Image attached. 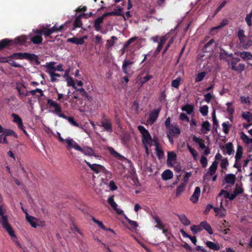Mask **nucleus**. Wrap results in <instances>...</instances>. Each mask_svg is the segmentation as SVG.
Instances as JSON below:
<instances>
[{
  "mask_svg": "<svg viewBox=\"0 0 252 252\" xmlns=\"http://www.w3.org/2000/svg\"><path fill=\"white\" fill-rule=\"evenodd\" d=\"M241 138L243 142L247 144H249L252 143V139L250 138L246 134L243 132H242Z\"/></svg>",
  "mask_w": 252,
  "mask_h": 252,
  "instance_id": "obj_41",
  "label": "nucleus"
},
{
  "mask_svg": "<svg viewBox=\"0 0 252 252\" xmlns=\"http://www.w3.org/2000/svg\"><path fill=\"white\" fill-rule=\"evenodd\" d=\"M107 201L109 204L113 208L118 215H120L123 214V211L117 208L118 205L114 201L113 195L110 196L108 198Z\"/></svg>",
  "mask_w": 252,
  "mask_h": 252,
  "instance_id": "obj_12",
  "label": "nucleus"
},
{
  "mask_svg": "<svg viewBox=\"0 0 252 252\" xmlns=\"http://www.w3.org/2000/svg\"><path fill=\"white\" fill-rule=\"evenodd\" d=\"M87 38V35H84L82 37L77 38L76 37H73L72 38H68L67 41L68 42H71L76 45H82L84 43V40Z\"/></svg>",
  "mask_w": 252,
  "mask_h": 252,
  "instance_id": "obj_13",
  "label": "nucleus"
},
{
  "mask_svg": "<svg viewBox=\"0 0 252 252\" xmlns=\"http://www.w3.org/2000/svg\"><path fill=\"white\" fill-rule=\"evenodd\" d=\"M26 219L27 221L31 224V225L33 228L37 227V224L38 222V219L32 216H31L26 212Z\"/></svg>",
  "mask_w": 252,
  "mask_h": 252,
  "instance_id": "obj_17",
  "label": "nucleus"
},
{
  "mask_svg": "<svg viewBox=\"0 0 252 252\" xmlns=\"http://www.w3.org/2000/svg\"><path fill=\"white\" fill-rule=\"evenodd\" d=\"M228 20L227 19H224L223 20V21H222L221 22V23H220V24L218 26H217V27H214L213 28V29H220L221 28H223V27H224L225 26L228 25Z\"/></svg>",
  "mask_w": 252,
  "mask_h": 252,
  "instance_id": "obj_61",
  "label": "nucleus"
},
{
  "mask_svg": "<svg viewBox=\"0 0 252 252\" xmlns=\"http://www.w3.org/2000/svg\"><path fill=\"white\" fill-rule=\"evenodd\" d=\"M228 165L229 162L227 158H225L221 159L220 166L222 169H226Z\"/></svg>",
  "mask_w": 252,
  "mask_h": 252,
  "instance_id": "obj_60",
  "label": "nucleus"
},
{
  "mask_svg": "<svg viewBox=\"0 0 252 252\" xmlns=\"http://www.w3.org/2000/svg\"><path fill=\"white\" fill-rule=\"evenodd\" d=\"M206 245L208 248L214 251H219L220 249V247L218 243H215L211 241H207Z\"/></svg>",
  "mask_w": 252,
  "mask_h": 252,
  "instance_id": "obj_31",
  "label": "nucleus"
},
{
  "mask_svg": "<svg viewBox=\"0 0 252 252\" xmlns=\"http://www.w3.org/2000/svg\"><path fill=\"white\" fill-rule=\"evenodd\" d=\"M5 137L8 136H13L15 138H17V134L12 130L9 129H4L3 132Z\"/></svg>",
  "mask_w": 252,
  "mask_h": 252,
  "instance_id": "obj_39",
  "label": "nucleus"
},
{
  "mask_svg": "<svg viewBox=\"0 0 252 252\" xmlns=\"http://www.w3.org/2000/svg\"><path fill=\"white\" fill-rule=\"evenodd\" d=\"M12 117L13 118V121L17 124V125L19 124H21L23 122L22 120L21 117H20L18 115L15 113L12 114Z\"/></svg>",
  "mask_w": 252,
  "mask_h": 252,
  "instance_id": "obj_50",
  "label": "nucleus"
},
{
  "mask_svg": "<svg viewBox=\"0 0 252 252\" xmlns=\"http://www.w3.org/2000/svg\"><path fill=\"white\" fill-rule=\"evenodd\" d=\"M221 149L224 155L227 154L228 155H231L233 154L234 152L233 145L231 142H228L225 144L224 146H222Z\"/></svg>",
  "mask_w": 252,
  "mask_h": 252,
  "instance_id": "obj_9",
  "label": "nucleus"
},
{
  "mask_svg": "<svg viewBox=\"0 0 252 252\" xmlns=\"http://www.w3.org/2000/svg\"><path fill=\"white\" fill-rule=\"evenodd\" d=\"M181 223L185 226H188L190 224V221L187 218L185 215L176 214Z\"/></svg>",
  "mask_w": 252,
  "mask_h": 252,
  "instance_id": "obj_25",
  "label": "nucleus"
},
{
  "mask_svg": "<svg viewBox=\"0 0 252 252\" xmlns=\"http://www.w3.org/2000/svg\"><path fill=\"white\" fill-rule=\"evenodd\" d=\"M47 107L49 109L54 108V110H50V112L56 114L62 118H65V115L62 113V109L61 106L56 101L51 99H47Z\"/></svg>",
  "mask_w": 252,
  "mask_h": 252,
  "instance_id": "obj_3",
  "label": "nucleus"
},
{
  "mask_svg": "<svg viewBox=\"0 0 252 252\" xmlns=\"http://www.w3.org/2000/svg\"><path fill=\"white\" fill-rule=\"evenodd\" d=\"M81 19V18L79 16L76 17L73 24V26L75 28H80L81 27L82 22Z\"/></svg>",
  "mask_w": 252,
  "mask_h": 252,
  "instance_id": "obj_49",
  "label": "nucleus"
},
{
  "mask_svg": "<svg viewBox=\"0 0 252 252\" xmlns=\"http://www.w3.org/2000/svg\"><path fill=\"white\" fill-rule=\"evenodd\" d=\"M183 111H186L188 114H190L194 110V106L191 104H186L182 108Z\"/></svg>",
  "mask_w": 252,
  "mask_h": 252,
  "instance_id": "obj_34",
  "label": "nucleus"
},
{
  "mask_svg": "<svg viewBox=\"0 0 252 252\" xmlns=\"http://www.w3.org/2000/svg\"><path fill=\"white\" fill-rule=\"evenodd\" d=\"M187 148L193 157L194 159H196L197 156V153L196 151L192 148L189 145L187 144Z\"/></svg>",
  "mask_w": 252,
  "mask_h": 252,
  "instance_id": "obj_52",
  "label": "nucleus"
},
{
  "mask_svg": "<svg viewBox=\"0 0 252 252\" xmlns=\"http://www.w3.org/2000/svg\"><path fill=\"white\" fill-rule=\"evenodd\" d=\"M200 226L202 229H205L209 234H212L213 233L212 227L206 221H203L200 223Z\"/></svg>",
  "mask_w": 252,
  "mask_h": 252,
  "instance_id": "obj_21",
  "label": "nucleus"
},
{
  "mask_svg": "<svg viewBox=\"0 0 252 252\" xmlns=\"http://www.w3.org/2000/svg\"><path fill=\"white\" fill-rule=\"evenodd\" d=\"M241 57L244 60L252 59V54L250 52L243 51L240 53Z\"/></svg>",
  "mask_w": 252,
  "mask_h": 252,
  "instance_id": "obj_38",
  "label": "nucleus"
},
{
  "mask_svg": "<svg viewBox=\"0 0 252 252\" xmlns=\"http://www.w3.org/2000/svg\"><path fill=\"white\" fill-rule=\"evenodd\" d=\"M208 106L207 105H204L200 108V112L204 116L207 115L208 113Z\"/></svg>",
  "mask_w": 252,
  "mask_h": 252,
  "instance_id": "obj_55",
  "label": "nucleus"
},
{
  "mask_svg": "<svg viewBox=\"0 0 252 252\" xmlns=\"http://www.w3.org/2000/svg\"><path fill=\"white\" fill-rule=\"evenodd\" d=\"M29 93L30 94H32V95H35L36 93H38L40 94V96H43L44 95V94L43 93V91L40 89L37 88L35 90H32L30 91H29Z\"/></svg>",
  "mask_w": 252,
  "mask_h": 252,
  "instance_id": "obj_59",
  "label": "nucleus"
},
{
  "mask_svg": "<svg viewBox=\"0 0 252 252\" xmlns=\"http://www.w3.org/2000/svg\"><path fill=\"white\" fill-rule=\"evenodd\" d=\"M68 150H70L71 148H74L75 150L82 152L85 155L88 156H93L95 157L97 156L95 154L94 150L89 147H85L84 148H81L75 141L73 139L68 140Z\"/></svg>",
  "mask_w": 252,
  "mask_h": 252,
  "instance_id": "obj_2",
  "label": "nucleus"
},
{
  "mask_svg": "<svg viewBox=\"0 0 252 252\" xmlns=\"http://www.w3.org/2000/svg\"><path fill=\"white\" fill-rule=\"evenodd\" d=\"M192 140L194 142L197 143L199 145L200 148L202 149L206 148L204 141L202 139L198 138L195 135H193L192 137Z\"/></svg>",
  "mask_w": 252,
  "mask_h": 252,
  "instance_id": "obj_32",
  "label": "nucleus"
},
{
  "mask_svg": "<svg viewBox=\"0 0 252 252\" xmlns=\"http://www.w3.org/2000/svg\"><path fill=\"white\" fill-rule=\"evenodd\" d=\"M181 133V130L177 125H171V126L168 128L167 134L178 137Z\"/></svg>",
  "mask_w": 252,
  "mask_h": 252,
  "instance_id": "obj_10",
  "label": "nucleus"
},
{
  "mask_svg": "<svg viewBox=\"0 0 252 252\" xmlns=\"http://www.w3.org/2000/svg\"><path fill=\"white\" fill-rule=\"evenodd\" d=\"M103 15L96 19L94 21V28L96 31H100L101 30V24L103 23L104 19Z\"/></svg>",
  "mask_w": 252,
  "mask_h": 252,
  "instance_id": "obj_19",
  "label": "nucleus"
},
{
  "mask_svg": "<svg viewBox=\"0 0 252 252\" xmlns=\"http://www.w3.org/2000/svg\"><path fill=\"white\" fill-rule=\"evenodd\" d=\"M64 119H66L68 120L69 123L72 126H76V127H79V124H78L74 120V118L73 117H67L65 115V118H64Z\"/></svg>",
  "mask_w": 252,
  "mask_h": 252,
  "instance_id": "obj_42",
  "label": "nucleus"
},
{
  "mask_svg": "<svg viewBox=\"0 0 252 252\" xmlns=\"http://www.w3.org/2000/svg\"><path fill=\"white\" fill-rule=\"evenodd\" d=\"M101 126L104 127L105 130L110 132H112V124L109 120L104 118L101 120Z\"/></svg>",
  "mask_w": 252,
  "mask_h": 252,
  "instance_id": "obj_16",
  "label": "nucleus"
},
{
  "mask_svg": "<svg viewBox=\"0 0 252 252\" xmlns=\"http://www.w3.org/2000/svg\"><path fill=\"white\" fill-rule=\"evenodd\" d=\"M222 199H221L220 203V207H214V210L217 216H218L220 218H224L225 217V209L222 206Z\"/></svg>",
  "mask_w": 252,
  "mask_h": 252,
  "instance_id": "obj_14",
  "label": "nucleus"
},
{
  "mask_svg": "<svg viewBox=\"0 0 252 252\" xmlns=\"http://www.w3.org/2000/svg\"><path fill=\"white\" fill-rule=\"evenodd\" d=\"M200 194V189L198 187H196L195 188L193 194L191 196L190 198V201L193 203H196L198 200L199 196Z\"/></svg>",
  "mask_w": 252,
  "mask_h": 252,
  "instance_id": "obj_18",
  "label": "nucleus"
},
{
  "mask_svg": "<svg viewBox=\"0 0 252 252\" xmlns=\"http://www.w3.org/2000/svg\"><path fill=\"white\" fill-rule=\"evenodd\" d=\"M85 162L93 171L95 173L98 174L100 172H104L106 170L104 166L98 164H91L90 162L87 160H85Z\"/></svg>",
  "mask_w": 252,
  "mask_h": 252,
  "instance_id": "obj_6",
  "label": "nucleus"
},
{
  "mask_svg": "<svg viewBox=\"0 0 252 252\" xmlns=\"http://www.w3.org/2000/svg\"><path fill=\"white\" fill-rule=\"evenodd\" d=\"M210 124L208 121L203 122L201 125V131L204 134H206L210 130Z\"/></svg>",
  "mask_w": 252,
  "mask_h": 252,
  "instance_id": "obj_30",
  "label": "nucleus"
},
{
  "mask_svg": "<svg viewBox=\"0 0 252 252\" xmlns=\"http://www.w3.org/2000/svg\"><path fill=\"white\" fill-rule=\"evenodd\" d=\"M29 36L31 41L34 44H39L42 43L43 38L40 35H32L30 34L28 36L22 35L13 40L4 38L0 41V51L15 44L24 45L27 42Z\"/></svg>",
  "mask_w": 252,
  "mask_h": 252,
  "instance_id": "obj_1",
  "label": "nucleus"
},
{
  "mask_svg": "<svg viewBox=\"0 0 252 252\" xmlns=\"http://www.w3.org/2000/svg\"><path fill=\"white\" fill-rule=\"evenodd\" d=\"M212 120H213V129L215 130L216 132H217V128L219 126V124L218 120L217 119L216 116V113L215 111L214 110L213 112L212 113Z\"/></svg>",
  "mask_w": 252,
  "mask_h": 252,
  "instance_id": "obj_37",
  "label": "nucleus"
},
{
  "mask_svg": "<svg viewBox=\"0 0 252 252\" xmlns=\"http://www.w3.org/2000/svg\"><path fill=\"white\" fill-rule=\"evenodd\" d=\"M43 35H44L46 38L50 37V35L52 34V32H51L50 29L46 27H43Z\"/></svg>",
  "mask_w": 252,
  "mask_h": 252,
  "instance_id": "obj_53",
  "label": "nucleus"
},
{
  "mask_svg": "<svg viewBox=\"0 0 252 252\" xmlns=\"http://www.w3.org/2000/svg\"><path fill=\"white\" fill-rule=\"evenodd\" d=\"M214 42V39H211L207 43H206L203 48V52H210L213 51V48L212 45Z\"/></svg>",
  "mask_w": 252,
  "mask_h": 252,
  "instance_id": "obj_27",
  "label": "nucleus"
},
{
  "mask_svg": "<svg viewBox=\"0 0 252 252\" xmlns=\"http://www.w3.org/2000/svg\"><path fill=\"white\" fill-rule=\"evenodd\" d=\"M137 128L142 135V142L143 144L152 146L153 140L148 130L141 125L138 126Z\"/></svg>",
  "mask_w": 252,
  "mask_h": 252,
  "instance_id": "obj_5",
  "label": "nucleus"
},
{
  "mask_svg": "<svg viewBox=\"0 0 252 252\" xmlns=\"http://www.w3.org/2000/svg\"><path fill=\"white\" fill-rule=\"evenodd\" d=\"M137 39V37L134 36L129 38L125 44L123 49L125 50L133 42L135 41Z\"/></svg>",
  "mask_w": 252,
  "mask_h": 252,
  "instance_id": "obj_48",
  "label": "nucleus"
},
{
  "mask_svg": "<svg viewBox=\"0 0 252 252\" xmlns=\"http://www.w3.org/2000/svg\"><path fill=\"white\" fill-rule=\"evenodd\" d=\"M222 195H224V197L225 198H228L231 200H233L235 198V195L233 193H230L224 189H222L217 196V200L220 199L221 200V199H222L221 198Z\"/></svg>",
  "mask_w": 252,
  "mask_h": 252,
  "instance_id": "obj_11",
  "label": "nucleus"
},
{
  "mask_svg": "<svg viewBox=\"0 0 252 252\" xmlns=\"http://www.w3.org/2000/svg\"><path fill=\"white\" fill-rule=\"evenodd\" d=\"M24 59L28 60L31 62L34 61L37 65H39L40 63V62L38 60V56L34 54L25 52Z\"/></svg>",
  "mask_w": 252,
  "mask_h": 252,
  "instance_id": "obj_15",
  "label": "nucleus"
},
{
  "mask_svg": "<svg viewBox=\"0 0 252 252\" xmlns=\"http://www.w3.org/2000/svg\"><path fill=\"white\" fill-rule=\"evenodd\" d=\"M153 219L155 220L156 222L157 223V226L156 227H158L159 229H163L164 227V224L161 221L159 218L158 216H155Z\"/></svg>",
  "mask_w": 252,
  "mask_h": 252,
  "instance_id": "obj_43",
  "label": "nucleus"
},
{
  "mask_svg": "<svg viewBox=\"0 0 252 252\" xmlns=\"http://www.w3.org/2000/svg\"><path fill=\"white\" fill-rule=\"evenodd\" d=\"M222 126L223 127V131L225 134H228L229 130L230 125H229V123H223L222 124Z\"/></svg>",
  "mask_w": 252,
  "mask_h": 252,
  "instance_id": "obj_62",
  "label": "nucleus"
},
{
  "mask_svg": "<svg viewBox=\"0 0 252 252\" xmlns=\"http://www.w3.org/2000/svg\"><path fill=\"white\" fill-rule=\"evenodd\" d=\"M240 61V59L238 58H233L232 60L230 62V65L231 66V69L234 70L236 67V64L238 62Z\"/></svg>",
  "mask_w": 252,
  "mask_h": 252,
  "instance_id": "obj_51",
  "label": "nucleus"
},
{
  "mask_svg": "<svg viewBox=\"0 0 252 252\" xmlns=\"http://www.w3.org/2000/svg\"><path fill=\"white\" fill-rule=\"evenodd\" d=\"M218 162L214 161L209 167V173L211 176L213 175L216 173L218 167Z\"/></svg>",
  "mask_w": 252,
  "mask_h": 252,
  "instance_id": "obj_36",
  "label": "nucleus"
},
{
  "mask_svg": "<svg viewBox=\"0 0 252 252\" xmlns=\"http://www.w3.org/2000/svg\"><path fill=\"white\" fill-rule=\"evenodd\" d=\"M0 222L2 227L7 231L9 235L15 236L14 232L8 222V218L7 216L4 215L2 205H0Z\"/></svg>",
  "mask_w": 252,
  "mask_h": 252,
  "instance_id": "obj_4",
  "label": "nucleus"
},
{
  "mask_svg": "<svg viewBox=\"0 0 252 252\" xmlns=\"http://www.w3.org/2000/svg\"><path fill=\"white\" fill-rule=\"evenodd\" d=\"M132 62H130L129 61L125 60L123 61V65H122V70L124 73L126 75H129V73L128 72V67L130 65H131L133 64Z\"/></svg>",
  "mask_w": 252,
  "mask_h": 252,
  "instance_id": "obj_20",
  "label": "nucleus"
},
{
  "mask_svg": "<svg viewBox=\"0 0 252 252\" xmlns=\"http://www.w3.org/2000/svg\"><path fill=\"white\" fill-rule=\"evenodd\" d=\"M181 81V78L178 77L177 79H174L171 82L172 87L175 88H178Z\"/></svg>",
  "mask_w": 252,
  "mask_h": 252,
  "instance_id": "obj_47",
  "label": "nucleus"
},
{
  "mask_svg": "<svg viewBox=\"0 0 252 252\" xmlns=\"http://www.w3.org/2000/svg\"><path fill=\"white\" fill-rule=\"evenodd\" d=\"M152 78V75L147 74L145 76L141 77L139 79V81L141 84H144V83H146L147 81H148L149 80Z\"/></svg>",
  "mask_w": 252,
  "mask_h": 252,
  "instance_id": "obj_46",
  "label": "nucleus"
},
{
  "mask_svg": "<svg viewBox=\"0 0 252 252\" xmlns=\"http://www.w3.org/2000/svg\"><path fill=\"white\" fill-rule=\"evenodd\" d=\"M243 189L242 187L239 186L238 185H236L233 193L235 195L236 197L237 195L243 193Z\"/></svg>",
  "mask_w": 252,
  "mask_h": 252,
  "instance_id": "obj_54",
  "label": "nucleus"
},
{
  "mask_svg": "<svg viewBox=\"0 0 252 252\" xmlns=\"http://www.w3.org/2000/svg\"><path fill=\"white\" fill-rule=\"evenodd\" d=\"M177 159V155L174 152H168L167 154V162L168 165L172 166L171 161H176Z\"/></svg>",
  "mask_w": 252,
  "mask_h": 252,
  "instance_id": "obj_24",
  "label": "nucleus"
},
{
  "mask_svg": "<svg viewBox=\"0 0 252 252\" xmlns=\"http://www.w3.org/2000/svg\"><path fill=\"white\" fill-rule=\"evenodd\" d=\"M206 74V72L203 71L200 73H199L197 74L196 77L195 79V82H199L203 80L205 75Z\"/></svg>",
  "mask_w": 252,
  "mask_h": 252,
  "instance_id": "obj_40",
  "label": "nucleus"
},
{
  "mask_svg": "<svg viewBox=\"0 0 252 252\" xmlns=\"http://www.w3.org/2000/svg\"><path fill=\"white\" fill-rule=\"evenodd\" d=\"M204 100L205 101L209 103L210 102L211 100L213 98V95L211 94L210 93H208L206 94H205L204 95Z\"/></svg>",
  "mask_w": 252,
  "mask_h": 252,
  "instance_id": "obj_64",
  "label": "nucleus"
},
{
  "mask_svg": "<svg viewBox=\"0 0 252 252\" xmlns=\"http://www.w3.org/2000/svg\"><path fill=\"white\" fill-rule=\"evenodd\" d=\"M75 90H76V92H78L79 94H80L81 95L84 96L85 98L89 97L88 94L87 93V92L84 89H79L76 88Z\"/></svg>",
  "mask_w": 252,
  "mask_h": 252,
  "instance_id": "obj_44",
  "label": "nucleus"
},
{
  "mask_svg": "<svg viewBox=\"0 0 252 252\" xmlns=\"http://www.w3.org/2000/svg\"><path fill=\"white\" fill-rule=\"evenodd\" d=\"M224 180L226 183L233 185L236 181V176L233 174H228L225 175Z\"/></svg>",
  "mask_w": 252,
  "mask_h": 252,
  "instance_id": "obj_26",
  "label": "nucleus"
},
{
  "mask_svg": "<svg viewBox=\"0 0 252 252\" xmlns=\"http://www.w3.org/2000/svg\"><path fill=\"white\" fill-rule=\"evenodd\" d=\"M56 64V63L54 62H51L50 63H46L45 67L46 68V70H51L53 71H63V64H59L56 66H55L54 65Z\"/></svg>",
  "mask_w": 252,
  "mask_h": 252,
  "instance_id": "obj_7",
  "label": "nucleus"
},
{
  "mask_svg": "<svg viewBox=\"0 0 252 252\" xmlns=\"http://www.w3.org/2000/svg\"><path fill=\"white\" fill-rule=\"evenodd\" d=\"M118 38L115 36H112L111 37L110 39H108L107 40V43L106 44V46L107 49H110L112 48L114 45L115 40H117Z\"/></svg>",
  "mask_w": 252,
  "mask_h": 252,
  "instance_id": "obj_35",
  "label": "nucleus"
},
{
  "mask_svg": "<svg viewBox=\"0 0 252 252\" xmlns=\"http://www.w3.org/2000/svg\"><path fill=\"white\" fill-rule=\"evenodd\" d=\"M156 151L157 155L159 158H160L163 156L164 152L161 149H160L159 148L158 143H156Z\"/></svg>",
  "mask_w": 252,
  "mask_h": 252,
  "instance_id": "obj_56",
  "label": "nucleus"
},
{
  "mask_svg": "<svg viewBox=\"0 0 252 252\" xmlns=\"http://www.w3.org/2000/svg\"><path fill=\"white\" fill-rule=\"evenodd\" d=\"M108 150L110 154L114 157L119 160H123L125 159V157L121 155L120 154L116 151L112 147H108Z\"/></svg>",
  "mask_w": 252,
  "mask_h": 252,
  "instance_id": "obj_23",
  "label": "nucleus"
},
{
  "mask_svg": "<svg viewBox=\"0 0 252 252\" xmlns=\"http://www.w3.org/2000/svg\"><path fill=\"white\" fill-rule=\"evenodd\" d=\"M92 220L94 223L97 224L98 225V226L99 227H100L101 229H102L103 230H106V228L105 227V226L104 225V224H103V223L101 221L96 220L94 217H92Z\"/></svg>",
  "mask_w": 252,
  "mask_h": 252,
  "instance_id": "obj_58",
  "label": "nucleus"
},
{
  "mask_svg": "<svg viewBox=\"0 0 252 252\" xmlns=\"http://www.w3.org/2000/svg\"><path fill=\"white\" fill-rule=\"evenodd\" d=\"M108 150L110 154L114 157L119 160H123L125 159V157L121 155L120 154L116 151L112 147H108Z\"/></svg>",
  "mask_w": 252,
  "mask_h": 252,
  "instance_id": "obj_22",
  "label": "nucleus"
},
{
  "mask_svg": "<svg viewBox=\"0 0 252 252\" xmlns=\"http://www.w3.org/2000/svg\"><path fill=\"white\" fill-rule=\"evenodd\" d=\"M25 57V53H14L8 56L9 59H19L23 60Z\"/></svg>",
  "mask_w": 252,
  "mask_h": 252,
  "instance_id": "obj_29",
  "label": "nucleus"
},
{
  "mask_svg": "<svg viewBox=\"0 0 252 252\" xmlns=\"http://www.w3.org/2000/svg\"><path fill=\"white\" fill-rule=\"evenodd\" d=\"M185 189V185H181L178 186L176 189V196L180 195L184 191Z\"/></svg>",
  "mask_w": 252,
  "mask_h": 252,
  "instance_id": "obj_63",
  "label": "nucleus"
},
{
  "mask_svg": "<svg viewBox=\"0 0 252 252\" xmlns=\"http://www.w3.org/2000/svg\"><path fill=\"white\" fill-rule=\"evenodd\" d=\"M66 82L68 86H72L74 89L77 87L75 86V84L72 78L70 76L66 78Z\"/></svg>",
  "mask_w": 252,
  "mask_h": 252,
  "instance_id": "obj_57",
  "label": "nucleus"
},
{
  "mask_svg": "<svg viewBox=\"0 0 252 252\" xmlns=\"http://www.w3.org/2000/svg\"><path fill=\"white\" fill-rule=\"evenodd\" d=\"M191 230L194 234H196L197 232H200L202 230V228L200 226V224L199 225H193L191 226Z\"/></svg>",
  "mask_w": 252,
  "mask_h": 252,
  "instance_id": "obj_45",
  "label": "nucleus"
},
{
  "mask_svg": "<svg viewBox=\"0 0 252 252\" xmlns=\"http://www.w3.org/2000/svg\"><path fill=\"white\" fill-rule=\"evenodd\" d=\"M160 110V108H158V109H154L151 111V112L149 114L148 119V122L149 123L153 124L156 121L158 117Z\"/></svg>",
  "mask_w": 252,
  "mask_h": 252,
  "instance_id": "obj_8",
  "label": "nucleus"
},
{
  "mask_svg": "<svg viewBox=\"0 0 252 252\" xmlns=\"http://www.w3.org/2000/svg\"><path fill=\"white\" fill-rule=\"evenodd\" d=\"M161 177L163 180L167 181L173 178V174L170 170L167 169L162 173Z\"/></svg>",
  "mask_w": 252,
  "mask_h": 252,
  "instance_id": "obj_28",
  "label": "nucleus"
},
{
  "mask_svg": "<svg viewBox=\"0 0 252 252\" xmlns=\"http://www.w3.org/2000/svg\"><path fill=\"white\" fill-rule=\"evenodd\" d=\"M243 148L240 145H238L237 147V150L236 152V155L235 156V158L236 160H239L243 155Z\"/></svg>",
  "mask_w": 252,
  "mask_h": 252,
  "instance_id": "obj_33",
  "label": "nucleus"
}]
</instances>
